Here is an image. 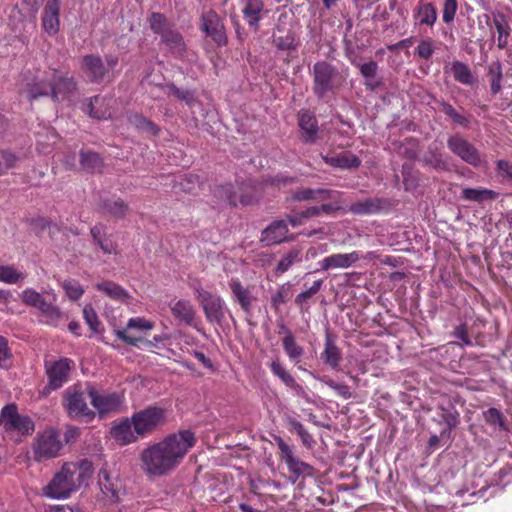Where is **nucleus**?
<instances>
[{
  "mask_svg": "<svg viewBox=\"0 0 512 512\" xmlns=\"http://www.w3.org/2000/svg\"><path fill=\"white\" fill-rule=\"evenodd\" d=\"M154 328V323L145 319L144 317H134L130 318L127 322L126 328L123 330H115L114 333L116 337L122 340L124 343L131 346H138L139 343H145L147 346H151L152 342L149 340H145L143 337H136L129 335L127 330L137 329V330H152Z\"/></svg>",
  "mask_w": 512,
  "mask_h": 512,
  "instance_id": "a211bd4d",
  "label": "nucleus"
},
{
  "mask_svg": "<svg viewBox=\"0 0 512 512\" xmlns=\"http://www.w3.org/2000/svg\"><path fill=\"white\" fill-rule=\"evenodd\" d=\"M0 425L6 431H15L21 435H29L34 431V423L31 418L20 415L15 404L3 407L0 413Z\"/></svg>",
  "mask_w": 512,
  "mask_h": 512,
  "instance_id": "9d476101",
  "label": "nucleus"
},
{
  "mask_svg": "<svg viewBox=\"0 0 512 512\" xmlns=\"http://www.w3.org/2000/svg\"><path fill=\"white\" fill-rule=\"evenodd\" d=\"M485 421L490 425H498L501 430L508 431V426L506 424V419L504 415L494 407L489 408L484 413Z\"/></svg>",
  "mask_w": 512,
  "mask_h": 512,
  "instance_id": "052dcab7",
  "label": "nucleus"
},
{
  "mask_svg": "<svg viewBox=\"0 0 512 512\" xmlns=\"http://www.w3.org/2000/svg\"><path fill=\"white\" fill-rule=\"evenodd\" d=\"M113 439L120 445H127L137 441L140 437L133 428L132 418H125L111 428Z\"/></svg>",
  "mask_w": 512,
  "mask_h": 512,
  "instance_id": "c85d7f7f",
  "label": "nucleus"
},
{
  "mask_svg": "<svg viewBox=\"0 0 512 512\" xmlns=\"http://www.w3.org/2000/svg\"><path fill=\"white\" fill-rule=\"evenodd\" d=\"M81 68L90 82L101 84L112 81L116 74L110 73L99 55L88 54L83 56Z\"/></svg>",
  "mask_w": 512,
  "mask_h": 512,
  "instance_id": "4468645a",
  "label": "nucleus"
},
{
  "mask_svg": "<svg viewBox=\"0 0 512 512\" xmlns=\"http://www.w3.org/2000/svg\"><path fill=\"white\" fill-rule=\"evenodd\" d=\"M298 125L304 132L303 141L305 143H314L319 130L314 113L309 110H301L298 113Z\"/></svg>",
  "mask_w": 512,
  "mask_h": 512,
  "instance_id": "c756f323",
  "label": "nucleus"
},
{
  "mask_svg": "<svg viewBox=\"0 0 512 512\" xmlns=\"http://www.w3.org/2000/svg\"><path fill=\"white\" fill-rule=\"evenodd\" d=\"M451 72L454 79L464 85H472L474 76L469 66L461 61L455 60L451 64Z\"/></svg>",
  "mask_w": 512,
  "mask_h": 512,
  "instance_id": "3c124183",
  "label": "nucleus"
},
{
  "mask_svg": "<svg viewBox=\"0 0 512 512\" xmlns=\"http://www.w3.org/2000/svg\"><path fill=\"white\" fill-rule=\"evenodd\" d=\"M288 231L285 220H275L262 231L261 242L268 246L283 243L288 240Z\"/></svg>",
  "mask_w": 512,
  "mask_h": 512,
  "instance_id": "5701e85b",
  "label": "nucleus"
},
{
  "mask_svg": "<svg viewBox=\"0 0 512 512\" xmlns=\"http://www.w3.org/2000/svg\"><path fill=\"white\" fill-rule=\"evenodd\" d=\"M361 75L365 78L364 85L367 90L375 91L381 86V81H375L374 78L378 72V64L375 61L363 63L359 67Z\"/></svg>",
  "mask_w": 512,
  "mask_h": 512,
  "instance_id": "a19ab883",
  "label": "nucleus"
},
{
  "mask_svg": "<svg viewBox=\"0 0 512 512\" xmlns=\"http://www.w3.org/2000/svg\"><path fill=\"white\" fill-rule=\"evenodd\" d=\"M412 17L415 26L433 27L438 18L437 8L434 3L428 0H418L413 8Z\"/></svg>",
  "mask_w": 512,
  "mask_h": 512,
  "instance_id": "aec40b11",
  "label": "nucleus"
},
{
  "mask_svg": "<svg viewBox=\"0 0 512 512\" xmlns=\"http://www.w3.org/2000/svg\"><path fill=\"white\" fill-rule=\"evenodd\" d=\"M21 300L25 305L40 310L49 319L50 323H54L61 316L60 310L52 303L47 302L44 297L34 289H25L21 293Z\"/></svg>",
  "mask_w": 512,
  "mask_h": 512,
  "instance_id": "f3484780",
  "label": "nucleus"
},
{
  "mask_svg": "<svg viewBox=\"0 0 512 512\" xmlns=\"http://www.w3.org/2000/svg\"><path fill=\"white\" fill-rule=\"evenodd\" d=\"M439 109L446 116L450 117L453 122L462 127H468L470 124L469 118L463 114H460L456 111V109L445 100H440L437 102Z\"/></svg>",
  "mask_w": 512,
  "mask_h": 512,
  "instance_id": "603ef678",
  "label": "nucleus"
},
{
  "mask_svg": "<svg viewBox=\"0 0 512 512\" xmlns=\"http://www.w3.org/2000/svg\"><path fill=\"white\" fill-rule=\"evenodd\" d=\"M73 471H75L74 464L65 463L61 470L43 488V494L52 499L69 497L78 488L76 478L73 477Z\"/></svg>",
  "mask_w": 512,
  "mask_h": 512,
  "instance_id": "0eeeda50",
  "label": "nucleus"
},
{
  "mask_svg": "<svg viewBox=\"0 0 512 512\" xmlns=\"http://www.w3.org/2000/svg\"><path fill=\"white\" fill-rule=\"evenodd\" d=\"M493 25L497 31V47L501 50L507 48L512 29L503 13L493 16Z\"/></svg>",
  "mask_w": 512,
  "mask_h": 512,
  "instance_id": "e433bc0d",
  "label": "nucleus"
},
{
  "mask_svg": "<svg viewBox=\"0 0 512 512\" xmlns=\"http://www.w3.org/2000/svg\"><path fill=\"white\" fill-rule=\"evenodd\" d=\"M276 443L280 452L279 458L286 464L294 482L300 477L305 478L313 476L314 468L299 459L290 445H288L281 437L276 439Z\"/></svg>",
  "mask_w": 512,
  "mask_h": 512,
  "instance_id": "1a4fd4ad",
  "label": "nucleus"
},
{
  "mask_svg": "<svg viewBox=\"0 0 512 512\" xmlns=\"http://www.w3.org/2000/svg\"><path fill=\"white\" fill-rule=\"evenodd\" d=\"M96 289L116 301L125 302L129 298L128 292L122 286L113 281L98 283L96 284Z\"/></svg>",
  "mask_w": 512,
  "mask_h": 512,
  "instance_id": "ea45409f",
  "label": "nucleus"
},
{
  "mask_svg": "<svg viewBox=\"0 0 512 512\" xmlns=\"http://www.w3.org/2000/svg\"><path fill=\"white\" fill-rule=\"evenodd\" d=\"M88 394L79 384L68 387L63 394V407L68 416L77 421L89 423L96 417L94 409L87 403Z\"/></svg>",
  "mask_w": 512,
  "mask_h": 512,
  "instance_id": "20e7f679",
  "label": "nucleus"
},
{
  "mask_svg": "<svg viewBox=\"0 0 512 512\" xmlns=\"http://www.w3.org/2000/svg\"><path fill=\"white\" fill-rule=\"evenodd\" d=\"M18 161L19 157L15 153L7 149H0V176L16 167Z\"/></svg>",
  "mask_w": 512,
  "mask_h": 512,
  "instance_id": "13d9d810",
  "label": "nucleus"
},
{
  "mask_svg": "<svg viewBox=\"0 0 512 512\" xmlns=\"http://www.w3.org/2000/svg\"><path fill=\"white\" fill-rule=\"evenodd\" d=\"M273 44L278 50L290 51L297 49L299 41L297 40L294 32L288 31L285 36L274 37Z\"/></svg>",
  "mask_w": 512,
  "mask_h": 512,
  "instance_id": "4d7b16f0",
  "label": "nucleus"
},
{
  "mask_svg": "<svg viewBox=\"0 0 512 512\" xmlns=\"http://www.w3.org/2000/svg\"><path fill=\"white\" fill-rule=\"evenodd\" d=\"M323 161L333 167L339 169H356L361 165V160L351 151H342L322 156Z\"/></svg>",
  "mask_w": 512,
  "mask_h": 512,
  "instance_id": "cd10ccee",
  "label": "nucleus"
},
{
  "mask_svg": "<svg viewBox=\"0 0 512 512\" xmlns=\"http://www.w3.org/2000/svg\"><path fill=\"white\" fill-rule=\"evenodd\" d=\"M112 98L94 96L84 104V111L92 118L106 120L111 118L110 102Z\"/></svg>",
  "mask_w": 512,
  "mask_h": 512,
  "instance_id": "a878e982",
  "label": "nucleus"
},
{
  "mask_svg": "<svg viewBox=\"0 0 512 512\" xmlns=\"http://www.w3.org/2000/svg\"><path fill=\"white\" fill-rule=\"evenodd\" d=\"M342 192L330 190V189H312L308 187H301L296 189L292 195L291 199L293 201H325L328 199H334L335 196H340Z\"/></svg>",
  "mask_w": 512,
  "mask_h": 512,
  "instance_id": "412c9836",
  "label": "nucleus"
},
{
  "mask_svg": "<svg viewBox=\"0 0 512 512\" xmlns=\"http://www.w3.org/2000/svg\"><path fill=\"white\" fill-rule=\"evenodd\" d=\"M499 193L488 188H463L460 198L464 201L483 204L485 202L495 201Z\"/></svg>",
  "mask_w": 512,
  "mask_h": 512,
  "instance_id": "2f4dec72",
  "label": "nucleus"
},
{
  "mask_svg": "<svg viewBox=\"0 0 512 512\" xmlns=\"http://www.w3.org/2000/svg\"><path fill=\"white\" fill-rule=\"evenodd\" d=\"M52 81L46 71L40 68L25 69L20 74L18 81L19 94L30 103L43 98L50 97Z\"/></svg>",
  "mask_w": 512,
  "mask_h": 512,
  "instance_id": "7ed1b4c3",
  "label": "nucleus"
},
{
  "mask_svg": "<svg viewBox=\"0 0 512 512\" xmlns=\"http://www.w3.org/2000/svg\"><path fill=\"white\" fill-rule=\"evenodd\" d=\"M168 94L175 98L184 101L188 106H193L197 99L192 90H182L174 83L167 84Z\"/></svg>",
  "mask_w": 512,
  "mask_h": 512,
  "instance_id": "bf43d9fd",
  "label": "nucleus"
},
{
  "mask_svg": "<svg viewBox=\"0 0 512 512\" xmlns=\"http://www.w3.org/2000/svg\"><path fill=\"white\" fill-rule=\"evenodd\" d=\"M77 84L73 77H60L56 82H52L50 97L53 101L65 99L74 94Z\"/></svg>",
  "mask_w": 512,
  "mask_h": 512,
  "instance_id": "473e14b6",
  "label": "nucleus"
},
{
  "mask_svg": "<svg viewBox=\"0 0 512 512\" xmlns=\"http://www.w3.org/2000/svg\"><path fill=\"white\" fill-rule=\"evenodd\" d=\"M45 367L48 377V388L50 390H57L69 380V374L74 367V361L64 357L56 361L47 362Z\"/></svg>",
  "mask_w": 512,
  "mask_h": 512,
  "instance_id": "dca6fc26",
  "label": "nucleus"
},
{
  "mask_svg": "<svg viewBox=\"0 0 512 512\" xmlns=\"http://www.w3.org/2000/svg\"><path fill=\"white\" fill-rule=\"evenodd\" d=\"M302 262V250L297 247H293L287 253H285L279 260L276 266L277 273L287 272L293 265Z\"/></svg>",
  "mask_w": 512,
  "mask_h": 512,
  "instance_id": "49530a36",
  "label": "nucleus"
},
{
  "mask_svg": "<svg viewBox=\"0 0 512 512\" xmlns=\"http://www.w3.org/2000/svg\"><path fill=\"white\" fill-rule=\"evenodd\" d=\"M325 384L343 399H349L352 397L350 387L345 383H338L332 379H328L325 381Z\"/></svg>",
  "mask_w": 512,
  "mask_h": 512,
  "instance_id": "774afa93",
  "label": "nucleus"
},
{
  "mask_svg": "<svg viewBox=\"0 0 512 512\" xmlns=\"http://www.w3.org/2000/svg\"><path fill=\"white\" fill-rule=\"evenodd\" d=\"M435 52L434 40L431 38L422 39L418 46L415 48V54L426 61H428Z\"/></svg>",
  "mask_w": 512,
  "mask_h": 512,
  "instance_id": "e2e57ef3",
  "label": "nucleus"
},
{
  "mask_svg": "<svg viewBox=\"0 0 512 512\" xmlns=\"http://www.w3.org/2000/svg\"><path fill=\"white\" fill-rule=\"evenodd\" d=\"M438 409L440 410V419L445 423L446 429L445 431L451 432L455 429L460 423V414L455 408V406L451 403H448L447 406L439 405Z\"/></svg>",
  "mask_w": 512,
  "mask_h": 512,
  "instance_id": "79ce46f5",
  "label": "nucleus"
},
{
  "mask_svg": "<svg viewBox=\"0 0 512 512\" xmlns=\"http://www.w3.org/2000/svg\"><path fill=\"white\" fill-rule=\"evenodd\" d=\"M36 148L42 154L52 151L53 145L58 140V134L52 127H41L36 133Z\"/></svg>",
  "mask_w": 512,
  "mask_h": 512,
  "instance_id": "72a5a7b5",
  "label": "nucleus"
},
{
  "mask_svg": "<svg viewBox=\"0 0 512 512\" xmlns=\"http://www.w3.org/2000/svg\"><path fill=\"white\" fill-rule=\"evenodd\" d=\"M60 0H48L42 16V27L49 35H55L59 31Z\"/></svg>",
  "mask_w": 512,
  "mask_h": 512,
  "instance_id": "b1692460",
  "label": "nucleus"
},
{
  "mask_svg": "<svg viewBox=\"0 0 512 512\" xmlns=\"http://www.w3.org/2000/svg\"><path fill=\"white\" fill-rule=\"evenodd\" d=\"M173 317L188 326H193L196 318V310L187 299H179L169 304Z\"/></svg>",
  "mask_w": 512,
  "mask_h": 512,
  "instance_id": "bb28decb",
  "label": "nucleus"
},
{
  "mask_svg": "<svg viewBox=\"0 0 512 512\" xmlns=\"http://www.w3.org/2000/svg\"><path fill=\"white\" fill-rule=\"evenodd\" d=\"M75 466V471H73V477L76 478L77 486L87 485L88 480L91 478L93 474V464L88 459H82L79 462H72Z\"/></svg>",
  "mask_w": 512,
  "mask_h": 512,
  "instance_id": "8fccbe9b",
  "label": "nucleus"
},
{
  "mask_svg": "<svg viewBox=\"0 0 512 512\" xmlns=\"http://www.w3.org/2000/svg\"><path fill=\"white\" fill-rule=\"evenodd\" d=\"M321 359L332 369H337L342 359L341 351L333 341V336L330 333H326L324 350L321 353Z\"/></svg>",
  "mask_w": 512,
  "mask_h": 512,
  "instance_id": "f704fd0d",
  "label": "nucleus"
},
{
  "mask_svg": "<svg viewBox=\"0 0 512 512\" xmlns=\"http://www.w3.org/2000/svg\"><path fill=\"white\" fill-rule=\"evenodd\" d=\"M25 275L13 265H0V282L17 284L23 281Z\"/></svg>",
  "mask_w": 512,
  "mask_h": 512,
  "instance_id": "5fc2aeb1",
  "label": "nucleus"
},
{
  "mask_svg": "<svg viewBox=\"0 0 512 512\" xmlns=\"http://www.w3.org/2000/svg\"><path fill=\"white\" fill-rule=\"evenodd\" d=\"M128 122L138 130L147 132L153 136H157L160 132L159 127L154 122L139 113H130L128 115Z\"/></svg>",
  "mask_w": 512,
  "mask_h": 512,
  "instance_id": "a18cd8bd",
  "label": "nucleus"
},
{
  "mask_svg": "<svg viewBox=\"0 0 512 512\" xmlns=\"http://www.w3.org/2000/svg\"><path fill=\"white\" fill-rule=\"evenodd\" d=\"M98 484L103 494L111 499L118 500V480L113 478L106 468L100 469Z\"/></svg>",
  "mask_w": 512,
  "mask_h": 512,
  "instance_id": "58836bf2",
  "label": "nucleus"
},
{
  "mask_svg": "<svg viewBox=\"0 0 512 512\" xmlns=\"http://www.w3.org/2000/svg\"><path fill=\"white\" fill-rule=\"evenodd\" d=\"M338 196H335L333 201L330 203H323L321 206H318L319 215L325 214V215H332L339 211L347 212V210L343 207L340 200L336 199Z\"/></svg>",
  "mask_w": 512,
  "mask_h": 512,
  "instance_id": "69168bd1",
  "label": "nucleus"
},
{
  "mask_svg": "<svg viewBox=\"0 0 512 512\" xmlns=\"http://www.w3.org/2000/svg\"><path fill=\"white\" fill-rule=\"evenodd\" d=\"M364 258L360 251L350 253H335L323 258L320 262V269L328 271L330 269H346L353 266L357 261Z\"/></svg>",
  "mask_w": 512,
  "mask_h": 512,
  "instance_id": "6ab92c4d",
  "label": "nucleus"
},
{
  "mask_svg": "<svg viewBox=\"0 0 512 512\" xmlns=\"http://www.w3.org/2000/svg\"><path fill=\"white\" fill-rule=\"evenodd\" d=\"M313 78L312 90L318 99H324L329 94L334 95L345 84V76L333 64L322 60L313 65L311 70Z\"/></svg>",
  "mask_w": 512,
  "mask_h": 512,
  "instance_id": "f03ea898",
  "label": "nucleus"
},
{
  "mask_svg": "<svg viewBox=\"0 0 512 512\" xmlns=\"http://www.w3.org/2000/svg\"><path fill=\"white\" fill-rule=\"evenodd\" d=\"M133 428L140 437L152 434L166 422V410L159 406H148L132 416Z\"/></svg>",
  "mask_w": 512,
  "mask_h": 512,
  "instance_id": "6e6552de",
  "label": "nucleus"
},
{
  "mask_svg": "<svg viewBox=\"0 0 512 512\" xmlns=\"http://www.w3.org/2000/svg\"><path fill=\"white\" fill-rule=\"evenodd\" d=\"M458 10L457 0H444L442 9V20L449 24L454 21Z\"/></svg>",
  "mask_w": 512,
  "mask_h": 512,
  "instance_id": "0e129e2a",
  "label": "nucleus"
},
{
  "mask_svg": "<svg viewBox=\"0 0 512 512\" xmlns=\"http://www.w3.org/2000/svg\"><path fill=\"white\" fill-rule=\"evenodd\" d=\"M229 288L232 293V299L237 303L245 313H250L252 304L256 298L252 295L249 287H245L238 278H232L229 281Z\"/></svg>",
  "mask_w": 512,
  "mask_h": 512,
  "instance_id": "4be33fe9",
  "label": "nucleus"
},
{
  "mask_svg": "<svg viewBox=\"0 0 512 512\" xmlns=\"http://www.w3.org/2000/svg\"><path fill=\"white\" fill-rule=\"evenodd\" d=\"M200 29L205 32L218 47H223L228 44L224 23L214 10H209L202 14Z\"/></svg>",
  "mask_w": 512,
  "mask_h": 512,
  "instance_id": "2eb2a0df",
  "label": "nucleus"
},
{
  "mask_svg": "<svg viewBox=\"0 0 512 512\" xmlns=\"http://www.w3.org/2000/svg\"><path fill=\"white\" fill-rule=\"evenodd\" d=\"M87 394L96 414L101 418L118 412L123 404V397L116 392L100 393L95 387L89 386Z\"/></svg>",
  "mask_w": 512,
  "mask_h": 512,
  "instance_id": "9b49d317",
  "label": "nucleus"
},
{
  "mask_svg": "<svg viewBox=\"0 0 512 512\" xmlns=\"http://www.w3.org/2000/svg\"><path fill=\"white\" fill-rule=\"evenodd\" d=\"M195 444L196 436L189 429L172 433L142 451V469L149 476H163L178 466Z\"/></svg>",
  "mask_w": 512,
  "mask_h": 512,
  "instance_id": "f257e3e1",
  "label": "nucleus"
},
{
  "mask_svg": "<svg viewBox=\"0 0 512 512\" xmlns=\"http://www.w3.org/2000/svg\"><path fill=\"white\" fill-rule=\"evenodd\" d=\"M264 10L263 0H247L243 8V17L249 27L257 30L262 19L261 13Z\"/></svg>",
  "mask_w": 512,
  "mask_h": 512,
  "instance_id": "c9c22d12",
  "label": "nucleus"
},
{
  "mask_svg": "<svg viewBox=\"0 0 512 512\" xmlns=\"http://www.w3.org/2000/svg\"><path fill=\"white\" fill-rule=\"evenodd\" d=\"M190 287L206 320L209 323H220L224 318V301L220 295L205 289L199 281L193 282Z\"/></svg>",
  "mask_w": 512,
  "mask_h": 512,
  "instance_id": "39448f33",
  "label": "nucleus"
},
{
  "mask_svg": "<svg viewBox=\"0 0 512 512\" xmlns=\"http://www.w3.org/2000/svg\"><path fill=\"white\" fill-rule=\"evenodd\" d=\"M148 22L151 30L155 34L161 35V37L168 31H170L171 25L166 16L162 13L153 12L148 18Z\"/></svg>",
  "mask_w": 512,
  "mask_h": 512,
  "instance_id": "864d4df0",
  "label": "nucleus"
},
{
  "mask_svg": "<svg viewBox=\"0 0 512 512\" xmlns=\"http://www.w3.org/2000/svg\"><path fill=\"white\" fill-rule=\"evenodd\" d=\"M62 287L65 290L67 296L74 301L80 299L84 294V289L75 279L64 280Z\"/></svg>",
  "mask_w": 512,
  "mask_h": 512,
  "instance_id": "680f3d73",
  "label": "nucleus"
},
{
  "mask_svg": "<svg viewBox=\"0 0 512 512\" xmlns=\"http://www.w3.org/2000/svg\"><path fill=\"white\" fill-rule=\"evenodd\" d=\"M282 346L291 361L298 363L304 353V349L297 344L292 331H288L282 340Z\"/></svg>",
  "mask_w": 512,
  "mask_h": 512,
  "instance_id": "de8ad7c7",
  "label": "nucleus"
},
{
  "mask_svg": "<svg viewBox=\"0 0 512 512\" xmlns=\"http://www.w3.org/2000/svg\"><path fill=\"white\" fill-rule=\"evenodd\" d=\"M98 209L111 218L123 219L129 212V205L120 197L113 196L101 199Z\"/></svg>",
  "mask_w": 512,
  "mask_h": 512,
  "instance_id": "393cba45",
  "label": "nucleus"
},
{
  "mask_svg": "<svg viewBox=\"0 0 512 512\" xmlns=\"http://www.w3.org/2000/svg\"><path fill=\"white\" fill-rule=\"evenodd\" d=\"M449 150L462 161L473 167L481 164V155L478 149L459 134L452 135L447 140Z\"/></svg>",
  "mask_w": 512,
  "mask_h": 512,
  "instance_id": "ddd939ff",
  "label": "nucleus"
},
{
  "mask_svg": "<svg viewBox=\"0 0 512 512\" xmlns=\"http://www.w3.org/2000/svg\"><path fill=\"white\" fill-rule=\"evenodd\" d=\"M323 281L316 280L313 285L306 291L299 293L295 298V303L297 305H302L307 302L311 297H313L322 287Z\"/></svg>",
  "mask_w": 512,
  "mask_h": 512,
  "instance_id": "338daca9",
  "label": "nucleus"
},
{
  "mask_svg": "<svg viewBox=\"0 0 512 512\" xmlns=\"http://www.w3.org/2000/svg\"><path fill=\"white\" fill-rule=\"evenodd\" d=\"M213 196L233 207L238 204L250 205L257 200L253 187L244 182L218 185L213 189Z\"/></svg>",
  "mask_w": 512,
  "mask_h": 512,
  "instance_id": "423d86ee",
  "label": "nucleus"
},
{
  "mask_svg": "<svg viewBox=\"0 0 512 512\" xmlns=\"http://www.w3.org/2000/svg\"><path fill=\"white\" fill-rule=\"evenodd\" d=\"M80 165L85 171L94 173L101 170L103 160L96 152L82 150L80 152Z\"/></svg>",
  "mask_w": 512,
  "mask_h": 512,
  "instance_id": "09e8293b",
  "label": "nucleus"
},
{
  "mask_svg": "<svg viewBox=\"0 0 512 512\" xmlns=\"http://www.w3.org/2000/svg\"><path fill=\"white\" fill-rule=\"evenodd\" d=\"M387 204V201L381 198H367L362 201L352 203L347 209V212L354 215H372L380 213Z\"/></svg>",
  "mask_w": 512,
  "mask_h": 512,
  "instance_id": "7c9ffc66",
  "label": "nucleus"
},
{
  "mask_svg": "<svg viewBox=\"0 0 512 512\" xmlns=\"http://www.w3.org/2000/svg\"><path fill=\"white\" fill-rule=\"evenodd\" d=\"M105 225L102 223L95 224L90 229L91 237L95 244L99 246V248L105 253V254H112L116 253V244H114L112 241H104L102 239V236L105 235Z\"/></svg>",
  "mask_w": 512,
  "mask_h": 512,
  "instance_id": "37998d69",
  "label": "nucleus"
},
{
  "mask_svg": "<svg viewBox=\"0 0 512 512\" xmlns=\"http://www.w3.org/2000/svg\"><path fill=\"white\" fill-rule=\"evenodd\" d=\"M487 76L490 81V91L493 95L498 94L502 88V64L499 60L493 61L487 68Z\"/></svg>",
  "mask_w": 512,
  "mask_h": 512,
  "instance_id": "c03bdc74",
  "label": "nucleus"
},
{
  "mask_svg": "<svg viewBox=\"0 0 512 512\" xmlns=\"http://www.w3.org/2000/svg\"><path fill=\"white\" fill-rule=\"evenodd\" d=\"M161 40L169 47L175 57L181 58L184 56L186 44L183 36L178 31L171 29L161 37Z\"/></svg>",
  "mask_w": 512,
  "mask_h": 512,
  "instance_id": "4c0bfd02",
  "label": "nucleus"
},
{
  "mask_svg": "<svg viewBox=\"0 0 512 512\" xmlns=\"http://www.w3.org/2000/svg\"><path fill=\"white\" fill-rule=\"evenodd\" d=\"M61 447L62 443L58 432L55 429H46L35 439L33 447L35 459L42 461L54 458L58 455Z\"/></svg>",
  "mask_w": 512,
  "mask_h": 512,
  "instance_id": "f8f14e48",
  "label": "nucleus"
},
{
  "mask_svg": "<svg viewBox=\"0 0 512 512\" xmlns=\"http://www.w3.org/2000/svg\"><path fill=\"white\" fill-rule=\"evenodd\" d=\"M83 318L90 330L95 334H102L104 327L98 318V315L91 305H85L83 308Z\"/></svg>",
  "mask_w": 512,
  "mask_h": 512,
  "instance_id": "6e6d98bb",
  "label": "nucleus"
}]
</instances>
